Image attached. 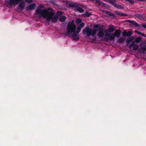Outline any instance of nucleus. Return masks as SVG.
<instances>
[{"mask_svg":"<svg viewBox=\"0 0 146 146\" xmlns=\"http://www.w3.org/2000/svg\"><path fill=\"white\" fill-rule=\"evenodd\" d=\"M123 35L125 36H127V32L126 31H124L122 32Z\"/></svg>","mask_w":146,"mask_h":146,"instance_id":"b1692460","label":"nucleus"},{"mask_svg":"<svg viewBox=\"0 0 146 146\" xmlns=\"http://www.w3.org/2000/svg\"><path fill=\"white\" fill-rule=\"evenodd\" d=\"M125 40V38L124 37H120L117 41V42L119 43H123Z\"/></svg>","mask_w":146,"mask_h":146,"instance_id":"ddd939ff","label":"nucleus"},{"mask_svg":"<svg viewBox=\"0 0 146 146\" xmlns=\"http://www.w3.org/2000/svg\"><path fill=\"white\" fill-rule=\"evenodd\" d=\"M82 21V20L78 18L77 19L76 21V23L77 24H80Z\"/></svg>","mask_w":146,"mask_h":146,"instance_id":"412c9836","label":"nucleus"},{"mask_svg":"<svg viewBox=\"0 0 146 146\" xmlns=\"http://www.w3.org/2000/svg\"><path fill=\"white\" fill-rule=\"evenodd\" d=\"M92 15V14L90 13H88V12H86L84 13L83 15V16L84 17H89Z\"/></svg>","mask_w":146,"mask_h":146,"instance_id":"2eb2a0df","label":"nucleus"},{"mask_svg":"<svg viewBox=\"0 0 146 146\" xmlns=\"http://www.w3.org/2000/svg\"><path fill=\"white\" fill-rule=\"evenodd\" d=\"M73 34H72V38L75 40H79L80 39V38L78 35H77L76 33H73Z\"/></svg>","mask_w":146,"mask_h":146,"instance_id":"f8f14e48","label":"nucleus"},{"mask_svg":"<svg viewBox=\"0 0 146 146\" xmlns=\"http://www.w3.org/2000/svg\"><path fill=\"white\" fill-rule=\"evenodd\" d=\"M36 5L34 3H33L30 5L28 7H27V10H34L36 7Z\"/></svg>","mask_w":146,"mask_h":146,"instance_id":"9d476101","label":"nucleus"},{"mask_svg":"<svg viewBox=\"0 0 146 146\" xmlns=\"http://www.w3.org/2000/svg\"><path fill=\"white\" fill-rule=\"evenodd\" d=\"M110 4L112 5L117 8L123 9V7L121 5H119L116 3L115 1H107Z\"/></svg>","mask_w":146,"mask_h":146,"instance_id":"423d86ee","label":"nucleus"},{"mask_svg":"<svg viewBox=\"0 0 146 146\" xmlns=\"http://www.w3.org/2000/svg\"><path fill=\"white\" fill-rule=\"evenodd\" d=\"M9 1V5L10 7H11L13 5L15 6L18 3L19 1Z\"/></svg>","mask_w":146,"mask_h":146,"instance_id":"1a4fd4ad","label":"nucleus"},{"mask_svg":"<svg viewBox=\"0 0 146 146\" xmlns=\"http://www.w3.org/2000/svg\"><path fill=\"white\" fill-rule=\"evenodd\" d=\"M132 32L131 31H129L127 32V36H128L131 35V34Z\"/></svg>","mask_w":146,"mask_h":146,"instance_id":"5701e85b","label":"nucleus"},{"mask_svg":"<svg viewBox=\"0 0 146 146\" xmlns=\"http://www.w3.org/2000/svg\"><path fill=\"white\" fill-rule=\"evenodd\" d=\"M115 30L114 26L112 25L109 26L108 29L104 31V35H108L110 34V33L113 32Z\"/></svg>","mask_w":146,"mask_h":146,"instance_id":"39448f33","label":"nucleus"},{"mask_svg":"<svg viewBox=\"0 0 146 146\" xmlns=\"http://www.w3.org/2000/svg\"><path fill=\"white\" fill-rule=\"evenodd\" d=\"M26 2L28 3H31L33 2V1H25Z\"/></svg>","mask_w":146,"mask_h":146,"instance_id":"bb28decb","label":"nucleus"},{"mask_svg":"<svg viewBox=\"0 0 146 146\" xmlns=\"http://www.w3.org/2000/svg\"><path fill=\"white\" fill-rule=\"evenodd\" d=\"M141 35H142V36H144V37H146V36H145V34H144L142 33V34H141Z\"/></svg>","mask_w":146,"mask_h":146,"instance_id":"2f4dec72","label":"nucleus"},{"mask_svg":"<svg viewBox=\"0 0 146 146\" xmlns=\"http://www.w3.org/2000/svg\"><path fill=\"white\" fill-rule=\"evenodd\" d=\"M100 25H95L92 29L88 27L86 28L83 31V35L86 34L87 36H92L94 37L96 34L98 32L97 35L98 37L100 38Z\"/></svg>","mask_w":146,"mask_h":146,"instance_id":"f03ea898","label":"nucleus"},{"mask_svg":"<svg viewBox=\"0 0 146 146\" xmlns=\"http://www.w3.org/2000/svg\"><path fill=\"white\" fill-rule=\"evenodd\" d=\"M115 35V36L117 38L119 37L120 35L121 31L120 30L118 29L116 30L114 33H113Z\"/></svg>","mask_w":146,"mask_h":146,"instance_id":"9b49d317","label":"nucleus"},{"mask_svg":"<svg viewBox=\"0 0 146 146\" xmlns=\"http://www.w3.org/2000/svg\"><path fill=\"white\" fill-rule=\"evenodd\" d=\"M94 1L92 0V1Z\"/></svg>","mask_w":146,"mask_h":146,"instance_id":"4c0bfd02","label":"nucleus"},{"mask_svg":"<svg viewBox=\"0 0 146 146\" xmlns=\"http://www.w3.org/2000/svg\"><path fill=\"white\" fill-rule=\"evenodd\" d=\"M136 16L140 19H144V16L141 14H137Z\"/></svg>","mask_w":146,"mask_h":146,"instance_id":"a211bd4d","label":"nucleus"},{"mask_svg":"<svg viewBox=\"0 0 146 146\" xmlns=\"http://www.w3.org/2000/svg\"><path fill=\"white\" fill-rule=\"evenodd\" d=\"M5 1V2L6 3H7V2H8V1Z\"/></svg>","mask_w":146,"mask_h":146,"instance_id":"c9c22d12","label":"nucleus"},{"mask_svg":"<svg viewBox=\"0 0 146 146\" xmlns=\"http://www.w3.org/2000/svg\"><path fill=\"white\" fill-rule=\"evenodd\" d=\"M116 13L117 15L121 16H127V15L123 13H122L119 12H116Z\"/></svg>","mask_w":146,"mask_h":146,"instance_id":"dca6fc26","label":"nucleus"},{"mask_svg":"<svg viewBox=\"0 0 146 146\" xmlns=\"http://www.w3.org/2000/svg\"><path fill=\"white\" fill-rule=\"evenodd\" d=\"M60 13V14H61V13H60V11H58V12H57V14H58V13Z\"/></svg>","mask_w":146,"mask_h":146,"instance_id":"72a5a7b5","label":"nucleus"},{"mask_svg":"<svg viewBox=\"0 0 146 146\" xmlns=\"http://www.w3.org/2000/svg\"><path fill=\"white\" fill-rule=\"evenodd\" d=\"M76 29V26L75 25L73 20L69 21L67 27V31L66 35H70L71 33H75Z\"/></svg>","mask_w":146,"mask_h":146,"instance_id":"20e7f679","label":"nucleus"},{"mask_svg":"<svg viewBox=\"0 0 146 146\" xmlns=\"http://www.w3.org/2000/svg\"><path fill=\"white\" fill-rule=\"evenodd\" d=\"M25 5V3L24 1L19 3L18 5V10L20 11H22L24 9Z\"/></svg>","mask_w":146,"mask_h":146,"instance_id":"6e6552de","label":"nucleus"},{"mask_svg":"<svg viewBox=\"0 0 146 146\" xmlns=\"http://www.w3.org/2000/svg\"><path fill=\"white\" fill-rule=\"evenodd\" d=\"M110 15L112 17H114L115 16V15L114 14H110Z\"/></svg>","mask_w":146,"mask_h":146,"instance_id":"c756f323","label":"nucleus"},{"mask_svg":"<svg viewBox=\"0 0 146 146\" xmlns=\"http://www.w3.org/2000/svg\"><path fill=\"white\" fill-rule=\"evenodd\" d=\"M130 3H131V4H133V1H131V0H130V1H128Z\"/></svg>","mask_w":146,"mask_h":146,"instance_id":"c85d7f7f","label":"nucleus"},{"mask_svg":"<svg viewBox=\"0 0 146 146\" xmlns=\"http://www.w3.org/2000/svg\"><path fill=\"white\" fill-rule=\"evenodd\" d=\"M66 4H68L69 7H70L76 8L77 11L79 12L80 13H83L84 11V9L81 8L80 7L84 8L86 7V6L85 5H84L82 4L76 3L71 2L70 3L69 2V1L66 2Z\"/></svg>","mask_w":146,"mask_h":146,"instance_id":"7ed1b4c3","label":"nucleus"},{"mask_svg":"<svg viewBox=\"0 0 146 146\" xmlns=\"http://www.w3.org/2000/svg\"><path fill=\"white\" fill-rule=\"evenodd\" d=\"M81 29V27H78L76 28V33L77 34H78L80 32Z\"/></svg>","mask_w":146,"mask_h":146,"instance_id":"aec40b11","label":"nucleus"},{"mask_svg":"<svg viewBox=\"0 0 146 146\" xmlns=\"http://www.w3.org/2000/svg\"><path fill=\"white\" fill-rule=\"evenodd\" d=\"M97 3H98L99 5H100V1H96Z\"/></svg>","mask_w":146,"mask_h":146,"instance_id":"cd10ccee","label":"nucleus"},{"mask_svg":"<svg viewBox=\"0 0 146 146\" xmlns=\"http://www.w3.org/2000/svg\"><path fill=\"white\" fill-rule=\"evenodd\" d=\"M137 33L138 34L141 35V34L142 33H141L140 32H137Z\"/></svg>","mask_w":146,"mask_h":146,"instance_id":"473e14b6","label":"nucleus"},{"mask_svg":"<svg viewBox=\"0 0 146 146\" xmlns=\"http://www.w3.org/2000/svg\"><path fill=\"white\" fill-rule=\"evenodd\" d=\"M141 40V38L139 37H138L135 39V41L133 42L132 43L135 42L136 43H138Z\"/></svg>","mask_w":146,"mask_h":146,"instance_id":"6ab92c4d","label":"nucleus"},{"mask_svg":"<svg viewBox=\"0 0 146 146\" xmlns=\"http://www.w3.org/2000/svg\"><path fill=\"white\" fill-rule=\"evenodd\" d=\"M85 25V24L84 22H82L79 25V27H81V28L82 29V28L84 27Z\"/></svg>","mask_w":146,"mask_h":146,"instance_id":"4be33fe9","label":"nucleus"},{"mask_svg":"<svg viewBox=\"0 0 146 146\" xmlns=\"http://www.w3.org/2000/svg\"><path fill=\"white\" fill-rule=\"evenodd\" d=\"M66 17L64 16H61L59 17V20L60 22H64L65 21Z\"/></svg>","mask_w":146,"mask_h":146,"instance_id":"4468645a","label":"nucleus"},{"mask_svg":"<svg viewBox=\"0 0 146 146\" xmlns=\"http://www.w3.org/2000/svg\"><path fill=\"white\" fill-rule=\"evenodd\" d=\"M129 22H130L132 23H133V21H129Z\"/></svg>","mask_w":146,"mask_h":146,"instance_id":"e433bc0d","label":"nucleus"},{"mask_svg":"<svg viewBox=\"0 0 146 146\" xmlns=\"http://www.w3.org/2000/svg\"><path fill=\"white\" fill-rule=\"evenodd\" d=\"M131 41V39L129 37L126 40V42L127 43H129V42Z\"/></svg>","mask_w":146,"mask_h":146,"instance_id":"393cba45","label":"nucleus"},{"mask_svg":"<svg viewBox=\"0 0 146 146\" xmlns=\"http://www.w3.org/2000/svg\"><path fill=\"white\" fill-rule=\"evenodd\" d=\"M42 6L38 7L36 10V13L37 15L39 16H42L43 18H46V20L49 21L51 20L53 23H55L58 20V17L55 15L52 17L54 13L52 10L51 8H48L47 9L42 10Z\"/></svg>","mask_w":146,"mask_h":146,"instance_id":"f257e3e1","label":"nucleus"},{"mask_svg":"<svg viewBox=\"0 0 146 146\" xmlns=\"http://www.w3.org/2000/svg\"><path fill=\"white\" fill-rule=\"evenodd\" d=\"M101 28H102V27H101ZM101 37H103V35L102 34V30L101 29Z\"/></svg>","mask_w":146,"mask_h":146,"instance_id":"7c9ffc66","label":"nucleus"},{"mask_svg":"<svg viewBox=\"0 0 146 146\" xmlns=\"http://www.w3.org/2000/svg\"><path fill=\"white\" fill-rule=\"evenodd\" d=\"M131 39V40L132 41L135 38L133 36H131L130 37H129Z\"/></svg>","mask_w":146,"mask_h":146,"instance_id":"a878e982","label":"nucleus"},{"mask_svg":"<svg viewBox=\"0 0 146 146\" xmlns=\"http://www.w3.org/2000/svg\"><path fill=\"white\" fill-rule=\"evenodd\" d=\"M106 36V40H114L115 38V35L113 33H110V34L108 35H105Z\"/></svg>","mask_w":146,"mask_h":146,"instance_id":"0eeeda50","label":"nucleus"},{"mask_svg":"<svg viewBox=\"0 0 146 146\" xmlns=\"http://www.w3.org/2000/svg\"><path fill=\"white\" fill-rule=\"evenodd\" d=\"M101 6L102 5H104V3H103L101 2Z\"/></svg>","mask_w":146,"mask_h":146,"instance_id":"f704fd0d","label":"nucleus"},{"mask_svg":"<svg viewBox=\"0 0 146 146\" xmlns=\"http://www.w3.org/2000/svg\"><path fill=\"white\" fill-rule=\"evenodd\" d=\"M139 47V45L137 44H135L133 47V48L134 50L135 51H136L138 47Z\"/></svg>","mask_w":146,"mask_h":146,"instance_id":"f3484780","label":"nucleus"}]
</instances>
